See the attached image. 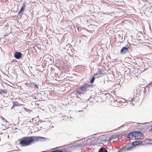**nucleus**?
Masks as SVG:
<instances>
[{
  "instance_id": "a19ab883",
  "label": "nucleus",
  "mask_w": 152,
  "mask_h": 152,
  "mask_svg": "<svg viewBox=\"0 0 152 152\" xmlns=\"http://www.w3.org/2000/svg\"><path fill=\"white\" fill-rule=\"evenodd\" d=\"M82 111V110H79V111H78V112H80V111Z\"/></svg>"
},
{
  "instance_id": "4468645a",
  "label": "nucleus",
  "mask_w": 152,
  "mask_h": 152,
  "mask_svg": "<svg viewBox=\"0 0 152 152\" xmlns=\"http://www.w3.org/2000/svg\"><path fill=\"white\" fill-rule=\"evenodd\" d=\"M12 103L13 104V106H22L23 104H19L18 102L17 101H13Z\"/></svg>"
},
{
  "instance_id": "39448f33",
  "label": "nucleus",
  "mask_w": 152,
  "mask_h": 152,
  "mask_svg": "<svg viewBox=\"0 0 152 152\" xmlns=\"http://www.w3.org/2000/svg\"><path fill=\"white\" fill-rule=\"evenodd\" d=\"M23 56V55L21 52L15 51L14 53V57L17 59H20L22 58V57Z\"/></svg>"
},
{
  "instance_id": "473e14b6",
  "label": "nucleus",
  "mask_w": 152,
  "mask_h": 152,
  "mask_svg": "<svg viewBox=\"0 0 152 152\" xmlns=\"http://www.w3.org/2000/svg\"><path fill=\"white\" fill-rule=\"evenodd\" d=\"M102 148H101L100 149H99V150L100 151H102Z\"/></svg>"
},
{
  "instance_id": "bb28decb",
  "label": "nucleus",
  "mask_w": 152,
  "mask_h": 152,
  "mask_svg": "<svg viewBox=\"0 0 152 152\" xmlns=\"http://www.w3.org/2000/svg\"><path fill=\"white\" fill-rule=\"evenodd\" d=\"M1 118L2 119L3 121H5L6 122H7V121L4 118H3V117H2V116H1Z\"/></svg>"
},
{
  "instance_id": "423d86ee",
  "label": "nucleus",
  "mask_w": 152,
  "mask_h": 152,
  "mask_svg": "<svg viewBox=\"0 0 152 152\" xmlns=\"http://www.w3.org/2000/svg\"><path fill=\"white\" fill-rule=\"evenodd\" d=\"M140 130V131L142 132L145 131H150L152 130V127L151 125L149 126H145L144 128H142Z\"/></svg>"
},
{
  "instance_id": "c756f323",
  "label": "nucleus",
  "mask_w": 152,
  "mask_h": 152,
  "mask_svg": "<svg viewBox=\"0 0 152 152\" xmlns=\"http://www.w3.org/2000/svg\"><path fill=\"white\" fill-rule=\"evenodd\" d=\"M107 138H108V140H109V141L111 140L112 139H111V137H107Z\"/></svg>"
},
{
  "instance_id": "e433bc0d",
  "label": "nucleus",
  "mask_w": 152,
  "mask_h": 152,
  "mask_svg": "<svg viewBox=\"0 0 152 152\" xmlns=\"http://www.w3.org/2000/svg\"><path fill=\"white\" fill-rule=\"evenodd\" d=\"M104 152H108L107 150H106L105 151H104Z\"/></svg>"
},
{
  "instance_id": "37998d69",
  "label": "nucleus",
  "mask_w": 152,
  "mask_h": 152,
  "mask_svg": "<svg viewBox=\"0 0 152 152\" xmlns=\"http://www.w3.org/2000/svg\"><path fill=\"white\" fill-rule=\"evenodd\" d=\"M102 138H103V140H104L105 139L104 138V137H102Z\"/></svg>"
},
{
  "instance_id": "4be33fe9",
  "label": "nucleus",
  "mask_w": 152,
  "mask_h": 152,
  "mask_svg": "<svg viewBox=\"0 0 152 152\" xmlns=\"http://www.w3.org/2000/svg\"><path fill=\"white\" fill-rule=\"evenodd\" d=\"M147 87L149 88L151 87H152V80L147 85Z\"/></svg>"
},
{
  "instance_id": "6ab92c4d",
  "label": "nucleus",
  "mask_w": 152,
  "mask_h": 152,
  "mask_svg": "<svg viewBox=\"0 0 152 152\" xmlns=\"http://www.w3.org/2000/svg\"><path fill=\"white\" fill-rule=\"evenodd\" d=\"M101 142H102L103 143H104L105 142L109 141V140H108V138H105V139L104 140H103V138H101Z\"/></svg>"
},
{
  "instance_id": "58836bf2",
  "label": "nucleus",
  "mask_w": 152,
  "mask_h": 152,
  "mask_svg": "<svg viewBox=\"0 0 152 152\" xmlns=\"http://www.w3.org/2000/svg\"><path fill=\"white\" fill-rule=\"evenodd\" d=\"M123 38H122V39H121V40H122V41H123V40H124H124H123Z\"/></svg>"
},
{
  "instance_id": "9b49d317",
  "label": "nucleus",
  "mask_w": 152,
  "mask_h": 152,
  "mask_svg": "<svg viewBox=\"0 0 152 152\" xmlns=\"http://www.w3.org/2000/svg\"><path fill=\"white\" fill-rule=\"evenodd\" d=\"M132 75L134 77H138V76L139 75V74L138 72V70L135 69H134L132 72Z\"/></svg>"
},
{
  "instance_id": "2f4dec72",
  "label": "nucleus",
  "mask_w": 152,
  "mask_h": 152,
  "mask_svg": "<svg viewBox=\"0 0 152 152\" xmlns=\"http://www.w3.org/2000/svg\"><path fill=\"white\" fill-rule=\"evenodd\" d=\"M147 123V122H145V123H139L138 124H146L147 123Z\"/></svg>"
},
{
  "instance_id": "2eb2a0df",
  "label": "nucleus",
  "mask_w": 152,
  "mask_h": 152,
  "mask_svg": "<svg viewBox=\"0 0 152 152\" xmlns=\"http://www.w3.org/2000/svg\"><path fill=\"white\" fill-rule=\"evenodd\" d=\"M103 71L102 69H98L97 72L94 74L95 76L100 75L102 74V72Z\"/></svg>"
},
{
  "instance_id": "3c124183",
  "label": "nucleus",
  "mask_w": 152,
  "mask_h": 152,
  "mask_svg": "<svg viewBox=\"0 0 152 152\" xmlns=\"http://www.w3.org/2000/svg\"><path fill=\"white\" fill-rule=\"evenodd\" d=\"M68 1H70V0H67Z\"/></svg>"
},
{
  "instance_id": "4c0bfd02",
  "label": "nucleus",
  "mask_w": 152,
  "mask_h": 152,
  "mask_svg": "<svg viewBox=\"0 0 152 152\" xmlns=\"http://www.w3.org/2000/svg\"><path fill=\"white\" fill-rule=\"evenodd\" d=\"M103 82H104V83H105V80H103Z\"/></svg>"
},
{
  "instance_id": "603ef678",
  "label": "nucleus",
  "mask_w": 152,
  "mask_h": 152,
  "mask_svg": "<svg viewBox=\"0 0 152 152\" xmlns=\"http://www.w3.org/2000/svg\"><path fill=\"white\" fill-rule=\"evenodd\" d=\"M88 144L89 143H87L86 144Z\"/></svg>"
},
{
  "instance_id": "dca6fc26",
  "label": "nucleus",
  "mask_w": 152,
  "mask_h": 152,
  "mask_svg": "<svg viewBox=\"0 0 152 152\" xmlns=\"http://www.w3.org/2000/svg\"><path fill=\"white\" fill-rule=\"evenodd\" d=\"M127 146V145H125L124 146L122 147L120 149L119 151L120 152H124L126 151V147Z\"/></svg>"
},
{
  "instance_id": "72a5a7b5",
  "label": "nucleus",
  "mask_w": 152,
  "mask_h": 152,
  "mask_svg": "<svg viewBox=\"0 0 152 152\" xmlns=\"http://www.w3.org/2000/svg\"><path fill=\"white\" fill-rule=\"evenodd\" d=\"M64 117H67V118H68V117L66 116V115H64V116H63V117H64Z\"/></svg>"
},
{
  "instance_id": "f8f14e48",
  "label": "nucleus",
  "mask_w": 152,
  "mask_h": 152,
  "mask_svg": "<svg viewBox=\"0 0 152 152\" xmlns=\"http://www.w3.org/2000/svg\"><path fill=\"white\" fill-rule=\"evenodd\" d=\"M67 149L66 148H63L61 149L53 150L50 152H67Z\"/></svg>"
},
{
  "instance_id": "7c9ffc66",
  "label": "nucleus",
  "mask_w": 152,
  "mask_h": 152,
  "mask_svg": "<svg viewBox=\"0 0 152 152\" xmlns=\"http://www.w3.org/2000/svg\"><path fill=\"white\" fill-rule=\"evenodd\" d=\"M63 63L62 61H60L58 62V64L61 65V63Z\"/></svg>"
},
{
  "instance_id": "20e7f679",
  "label": "nucleus",
  "mask_w": 152,
  "mask_h": 152,
  "mask_svg": "<svg viewBox=\"0 0 152 152\" xmlns=\"http://www.w3.org/2000/svg\"><path fill=\"white\" fill-rule=\"evenodd\" d=\"M131 52V48L127 45L123 47L120 50V53L123 54H126L127 53H130Z\"/></svg>"
},
{
  "instance_id": "f704fd0d",
  "label": "nucleus",
  "mask_w": 152,
  "mask_h": 152,
  "mask_svg": "<svg viewBox=\"0 0 152 152\" xmlns=\"http://www.w3.org/2000/svg\"><path fill=\"white\" fill-rule=\"evenodd\" d=\"M15 107V106H13V105L12 106V107H11V109H13V108L14 107Z\"/></svg>"
},
{
  "instance_id": "79ce46f5",
  "label": "nucleus",
  "mask_w": 152,
  "mask_h": 152,
  "mask_svg": "<svg viewBox=\"0 0 152 152\" xmlns=\"http://www.w3.org/2000/svg\"><path fill=\"white\" fill-rule=\"evenodd\" d=\"M108 1H112V0H108Z\"/></svg>"
},
{
  "instance_id": "393cba45",
  "label": "nucleus",
  "mask_w": 152,
  "mask_h": 152,
  "mask_svg": "<svg viewBox=\"0 0 152 152\" xmlns=\"http://www.w3.org/2000/svg\"><path fill=\"white\" fill-rule=\"evenodd\" d=\"M34 86L35 88H36L37 89H39V86L38 84H34Z\"/></svg>"
},
{
  "instance_id": "a878e982",
  "label": "nucleus",
  "mask_w": 152,
  "mask_h": 152,
  "mask_svg": "<svg viewBox=\"0 0 152 152\" xmlns=\"http://www.w3.org/2000/svg\"><path fill=\"white\" fill-rule=\"evenodd\" d=\"M115 135H113L111 137V139H115L116 138V137H115Z\"/></svg>"
},
{
  "instance_id": "ea45409f",
  "label": "nucleus",
  "mask_w": 152,
  "mask_h": 152,
  "mask_svg": "<svg viewBox=\"0 0 152 152\" xmlns=\"http://www.w3.org/2000/svg\"><path fill=\"white\" fill-rule=\"evenodd\" d=\"M148 68H146V69H145L144 70V71H145V70H146Z\"/></svg>"
},
{
  "instance_id": "de8ad7c7",
  "label": "nucleus",
  "mask_w": 152,
  "mask_h": 152,
  "mask_svg": "<svg viewBox=\"0 0 152 152\" xmlns=\"http://www.w3.org/2000/svg\"><path fill=\"white\" fill-rule=\"evenodd\" d=\"M117 152H120L119 151V150Z\"/></svg>"
},
{
  "instance_id": "0eeeda50",
  "label": "nucleus",
  "mask_w": 152,
  "mask_h": 152,
  "mask_svg": "<svg viewBox=\"0 0 152 152\" xmlns=\"http://www.w3.org/2000/svg\"><path fill=\"white\" fill-rule=\"evenodd\" d=\"M140 145H144V144H143V142L142 141H135L131 143L132 145L134 147Z\"/></svg>"
},
{
  "instance_id": "b1692460",
  "label": "nucleus",
  "mask_w": 152,
  "mask_h": 152,
  "mask_svg": "<svg viewBox=\"0 0 152 152\" xmlns=\"http://www.w3.org/2000/svg\"><path fill=\"white\" fill-rule=\"evenodd\" d=\"M115 137L117 138H120L121 137V134H117L115 135Z\"/></svg>"
},
{
  "instance_id": "f3484780",
  "label": "nucleus",
  "mask_w": 152,
  "mask_h": 152,
  "mask_svg": "<svg viewBox=\"0 0 152 152\" xmlns=\"http://www.w3.org/2000/svg\"><path fill=\"white\" fill-rule=\"evenodd\" d=\"M53 59V58L51 57V56H50V57H48V58H46V61H48V63H52V60Z\"/></svg>"
},
{
  "instance_id": "6e6552de",
  "label": "nucleus",
  "mask_w": 152,
  "mask_h": 152,
  "mask_svg": "<svg viewBox=\"0 0 152 152\" xmlns=\"http://www.w3.org/2000/svg\"><path fill=\"white\" fill-rule=\"evenodd\" d=\"M36 142H37L38 140H41L42 141H46L48 140V138L43 137L40 136H36Z\"/></svg>"
},
{
  "instance_id": "cd10ccee",
  "label": "nucleus",
  "mask_w": 152,
  "mask_h": 152,
  "mask_svg": "<svg viewBox=\"0 0 152 152\" xmlns=\"http://www.w3.org/2000/svg\"><path fill=\"white\" fill-rule=\"evenodd\" d=\"M17 62V61L16 59H13L12 60V62Z\"/></svg>"
},
{
  "instance_id": "7ed1b4c3",
  "label": "nucleus",
  "mask_w": 152,
  "mask_h": 152,
  "mask_svg": "<svg viewBox=\"0 0 152 152\" xmlns=\"http://www.w3.org/2000/svg\"><path fill=\"white\" fill-rule=\"evenodd\" d=\"M142 135L141 132L133 131L129 133L127 135V138L132 140L140 139Z\"/></svg>"
},
{
  "instance_id": "f03ea898",
  "label": "nucleus",
  "mask_w": 152,
  "mask_h": 152,
  "mask_svg": "<svg viewBox=\"0 0 152 152\" xmlns=\"http://www.w3.org/2000/svg\"><path fill=\"white\" fill-rule=\"evenodd\" d=\"M36 137L35 136H27L19 138L18 141L21 147H26L36 142Z\"/></svg>"
},
{
  "instance_id": "8fccbe9b",
  "label": "nucleus",
  "mask_w": 152,
  "mask_h": 152,
  "mask_svg": "<svg viewBox=\"0 0 152 152\" xmlns=\"http://www.w3.org/2000/svg\"><path fill=\"white\" fill-rule=\"evenodd\" d=\"M33 83V84H34V83Z\"/></svg>"
},
{
  "instance_id": "ddd939ff",
  "label": "nucleus",
  "mask_w": 152,
  "mask_h": 152,
  "mask_svg": "<svg viewBox=\"0 0 152 152\" xmlns=\"http://www.w3.org/2000/svg\"><path fill=\"white\" fill-rule=\"evenodd\" d=\"M126 145H127V146L126 147V151L132 150L134 147L132 145L130 146V144L128 143L126 144Z\"/></svg>"
},
{
  "instance_id": "412c9836",
  "label": "nucleus",
  "mask_w": 152,
  "mask_h": 152,
  "mask_svg": "<svg viewBox=\"0 0 152 152\" xmlns=\"http://www.w3.org/2000/svg\"><path fill=\"white\" fill-rule=\"evenodd\" d=\"M149 87H147V86L144 88L143 90V93L145 94L147 92V89Z\"/></svg>"
},
{
  "instance_id": "aec40b11",
  "label": "nucleus",
  "mask_w": 152,
  "mask_h": 152,
  "mask_svg": "<svg viewBox=\"0 0 152 152\" xmlns=\"http://www.w3.org/2000/svg\"><path fill=\"white\" fill-rule=\"evenodd\" d=\"M23 15V13H19V12L18 13V18L19 19H21L22 17V15Z\"/></svg>"
},
{
  "instance_id": "a211bd4d",
  "label": "nucleus",
  "mask_w": 152,
  "mask_h": 152,
  "mask_svg": "<svg viewBox=\"0 0 152 152\" xmlns=\"http://www.w3.org/2000/svg\"><path fill=\"white\" fill-rule=\"evenodd\" d=\"M7 90L6 89H0V94H1L2 93H3L4 94H7Z\"/></svg>"
},
{
  "instance_id": "f257e3e1",
  "label": "nucleus",
  "mask_w": 152,
  "mask_h": 152,
  "mask_svg": "<svg viewBox=\"0 0 152 152\" xmlns=\"http://www.w3.org/2000/svg\"><path fill=\"white\" fill-rule=\"evenodd\" d=\"M95 79L94 76H93L90 79V83L91 84L85 83L80 86L79 88L77 89L76 92L77 97L80 98V96L86 94L87 91H92V89L94 87V85L92 84L94 83Z\"/></svg>"
},
{
  "instance_id": "a18cd8bd",
  "label": "nucleus",
  "mask_w": 152,
  "mask_h": 152,
  "mask_svg": "<svg viewBox=\"0 0 152 152\" xmlns=\"http://www.w3.org/2000/svg\"><path fill=\"white\" fill-rule=\"evenodd\" d=\"M102 137V136H100V137L101 138V137Z\"/></svg>"
},
{
  "instance_id": "c85d7f7f",
  "label": "nucleus",
  "mask_w": 152,
  "mask_h": 152,
  "mask_svg": "<svg viewBox=\"0 0 152 152\" xmlns=\"http://www.w3.org/2000/svg\"><path fill=\"white\" fill-rule=\"evenodd\" d=\"M134 97H133V98H132L131 99V100H130V101L131 102H133V100H134Z\"/></svg>"
},
{
  "instance_id": "09e8293b",
  "label": "nucleus",
  "mask_w": 152,
  "mask_h": 152,
  "mask_svg": "<svg viewBox=\"0 0 152 152\" xmlns=\"http://www.w3.org/2000/svg\"><path fill=\"white\" fill-rule=\"evenodd\" d=\"M99 152H102V151H99Z\"/></svg>"
},
{
  "instance_id": "9d476101",
  "label": "nucleus",
  "mask_w": 152,
  "mask_h": 152,
  "mask_svg": "<svg viewBox=\"0 0 152 152\" xmlns=\"http://www.w3.org/2000/svg\"><path fill=\"white\" fill-rule=\"evenodd\" d=\"M102 97L105 99H108L111 97V95L109 93H103L102 94Z\"/></svg>"
},
{
  "instance_id": "1a4fd4ad",
  "label": "nucleus",
  "mask_w": 152,
  "mask_h": 152,
  "mask_svg": "<svg viewBox=\"0 0 152 152\" xmlns=\"http://www.w3.org/2000/svg\"><path fill=\"white\" fill-rule=\"evenodd\" d=\"M26 6V3L25 2H24L23 4L21 7L20 8V10L19 11V13H22L25 10V7Z\"/></svg>"
},
{
  "instance_id": "49530a36",
  "label": "nucleus",
  "mask_w": 152,
  "mask_h": 152,
  "mask_svg": "<svg viewBox=\"0 0 152 152\" xmlns=\"http://www.w3.org/2000/svg\"><path fill=\"white\" fill-rule=\"evenodd\" d=\"M117 152H120L119 151V150Z\"/></svg>"
},
{
  "instance_id": "c9c22d12",
  "label": "nucleus",
  "mask_w": 152,
  "mask_h": 152,
  "mask_svg": "<svg viewBox=\"0 0 152 152\" xmlns=\"http://www.w3.org/2000/svg\"><path fill=\"white\" fill-rule=\"evenodd\" d=\"M132 104V105L133 106L134 105V104L133 103H131V104Z\"/></svg>"
},
{
  "instance_id": "5701e85b",
  "label": "nucleus",
  "mask_w": 152,
  "mask_h": 152,
  "mask_svg": "<svg viewBox=\"0 0 152 152\" xmlns=\"http://www.w3.org/2000/svg\"><path fill=\"white\" fill-rule=\"evenodd\" d=\"M127 134V133H126V132L124 133H123L121 134V137L122 136L126 137Z\"/></svg>"
},
{
  "instance_id": "c03bdc74",
  "label": "nucleus",
  "mask_w": 152,
  "mask_h": 152,
  "mask_svg": "<svg viewBox=\"0 0 152 152\" xmlns=\"http://www.w3.org/2000/svg\"><path fill=\"white\" fill-rule=\"evenodd\" d=\"M77 28L78 29V30H79V28Z\"/></svg>"
}]
</instances>
